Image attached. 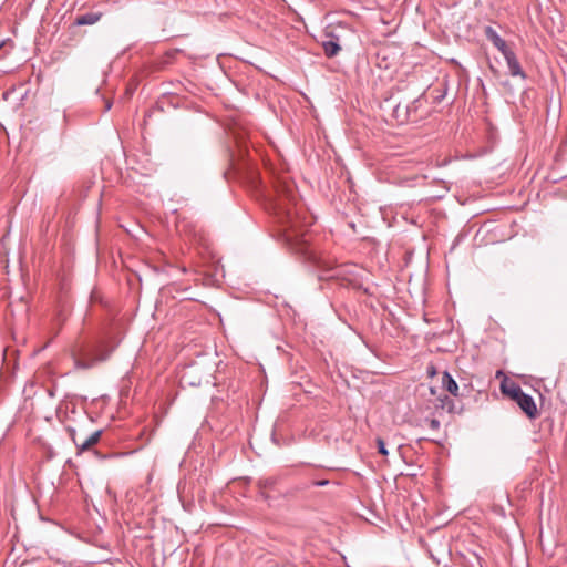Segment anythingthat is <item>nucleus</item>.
Returning a JSON list of instances; mask_svg holds the SVG:
<instances>
[{"label": "nucleus", "instance_id": "obj_1", "mask_svg": "<svg viewBox=\"0 0 567 567\" xmlns=\"http://www.w3.org/2000/svg\"><path fill=\"white\" fill-rule=\"evenodd\" d=\"M115 346H109L105 342L81 343L73 352L75 367L79 369H89L99 362L107 360L114 351Z\"/></svg>", "mask_w": 567, "mask_h": 567}, {"label": "nucleus", "instance_id": "obj_2", "mask_svg": "<svg viewBox=\"0 0 567 567\" xmlns=\"http://www.w3.org/2000/svg\"><path fill=\"white\" fill-rule=\"evenodd\" d=\"M66 432L69 434V437L72 440L74 445L78 449V453H82L90 447H92L94 444H96L102 435L101 430H96L90 434H85L83 431V427H80L79 430L68 426Z\"/></svg>", "mask_w": 567, "mask_h": 567}, {"label": "nucleus", "instance_id": "obj_3", "mask_svg": "<svg viewBox=\"0 0 567 567\" xmlns=\"http://www.w3.org/2000/svg\"><path fill=\"white\" fill-rule=\"evenodd\" d=\"M286 239L291 245V248L296 250V252L305 256V258L312 262L317 261L316 252L311 249L305 238L298 239L297 237L293 238L290 234H286Z\"/></svg>", "mask_w": 567, "mask_h": 567}, {"label": "nucleus", "instance_id": "obj_4", "mask_svg": "<svg viewBox=\"0 0 567 567\" xmlns=\"http://www.w3.org/2000/svg\"><path fill=\"white\" fill-rule=\"evenodd\" d=\"M501 53L503 54V56L506 61L509 74L514 78H520V79L525 80L527 78V75H526L525 71L523 70L515 52L511 48H507L506 50L502 51Z\"/></svg>", "mask_w": 567, "mask_h": 567}, {"label": "nucleus", "instance_id": "obj_5", "mask_svg": "<svg viewBox=\"0 0 567 567\" xmlns=\"http://www.w3.org/2000/svg\"><path fill=\"white\" fill-rule=\"evenodd\" d=\"M515 402L528 419L535 420L539 415L537 405L532 395L523 392Z\"/></svg>", "mask_w": 567, "mask_h": 567}, {"label": "nucleus", "instance_id": "obj_6", "mask_svg": "<svg viewBox=\"0 0 567 567\" xmlns=\"http://www.w3.org/2000/svg\"><path fill=\"white\" fill-rule=\"evenodd\" d=\"M484 34L488 41L493 43V45L499 51H504L507 48H509L506 43V41L497 33V31L492 28L491 25H487L484 28Z\"/></svg>", "mask_w": 567, "mask_h": 567}, {"label": "nucleus", "instance_id": "obj_7", "mask_svg": "<svg viewBox=\"0 0 567 567\" xmlns=\"http://www.w3.org/2000/svg\"><path fill=\"white\" fill-rule=\"evenodd\" d=\"M442 388L446 390L451 395L455 398H460L463 394L460 393V388L454 378L447 372L444 371L441 377Z\"/></svg>", "mask_w": 567, "mask_h": 567}, {"label": "nucleus", "instance_id": "obj_8", "mask_svg": "<svg viewBox=\"0 0 567 567\" xmlns=\"http://www.w3.org/2000/svg\"><path fill=\"white\" fill-rule=\"evenodd\" d=\"M103 17L101 11H89L82 14H78L74 20V25H92L100 21Z\"/></svg>", "mask_w": 567, "mask_h": 567}, {"label": "nucleus", "instance_id": "obj_9", "mask_svg": "<svg viewBox=\"0 0 567 567\" xmlns=\"http://www.w3.org/2000/svg\"><path fill=\"white\" fill-rule=\"evenodd\" d=\"M501 390L503 394L509 396L514 401L517 400V398H519V395L524 392L522 388L515 382H502Z\"/></svg>", "mask_w": 567, "mask_h": 567}, {"label": "nucleus", "instance_id": "obj_10", "mask_svg": "<svg viewBox=\"0 0 567 567\" xmlns=\"http://www.w3.org/2000/svg\"><path fill=\"white\" fill-rule=\"evenodd\" d=\"M278 478L277 477H265L260 478L257 482V487L259 488L260 495L267 499L268 495L266 494L267 489H272L275 485L277 484Z\"/></svg>", "mask_w": 567, "mask_h": 567}, {"label": "nucleus", "instance_id": "obj_11", "mask_svg": "<svg viewBox=\"0 0 567 567\" xmlns=\"http://www.w3.org/2000/svg\"><path fill=\"white\" fill-rule=\"evenodd\" d=\"M322 47H323L324 54L328 58L336 56L339 53V51L341 50V47L339 45L337 40L323 41Z\"/></svg>", "mask_w": 567, "mask_h": 567}, {"label": "nucleus", "instance_id": "obj_12", "mask_svg": "<svg viewBox=\"0 0 567 567\" xmlns=\"http://www.w3.org/2000/svg\"><path fill=\"white\" fill-rule=\"evenodd\" d=\"M278 217H279L280 223L287 224V228L285 229V231H288L289 229L295 228L296 224H295V220L292 218L290 210L285 212V214H281L280 212H278Z\"/></svg>", "mask_w": 567, "mask_h": 567}, {"label": "nucleus", "instance_id": "obj_13", "mask_svg": "<svg viewBox=\"0 0 567 567\" xmlns=\"http://www.w3.org/2000/svg\"><path fill=\"white\" fill-rule=\"evenodd\" d=\"M401 105L400 103L392 110V116L398 120L400 124H403L409 120V114L406 113L403 117L400 114Z\"/></svg>", "mask_w": 567, "mask_h": 567}, {"label": "nucleus", "instance_id": "obj_14", "mask_svg": "<svg viewBox=\"0 0 567 567\" xmlns=\"http://www.w3.org/2000/svg\"><path fill=\"white\" fill-rule=\"evenodd\" d=\"M425 426H427L432 431H439L440 430V421L437 419H425L424 420Z\"/></svg>", "mask_w": 567, "mask_h": 567}, {"label": "nucleus", "instance_id": "obj_15", "mask_svg": "<svg viewBox=\"0 0 567 567\" xmlns=\"http://www.w3.org/2000/svg\"><path fill=\"white\" fill-rule=\"evenodd\" d=\"M377 442H378L379 452L382 455H388L389 452H388V449L385 446V442L382 439H378Z\"/></svg>", "mask_w": 567, "mask_h": 567}, {"label": "nucleus", "instance_id": "obj_16", "mask_svg": "<svg viewBox=\"0 0 567 567\" xmlns=\"http://www.w3.org/2000/svg\"><path fill=\"white\" fill-rule=\"evenodd\" d=\"M379 66L380 68H384V69H388L389 68V63H388V60H386V55H383L382 56V62L379 63Z\"/></svg>", "mask_w": 567, "mask_h": 567}, {"label": "nucleus", "instance_id": "obj_17", "mask_svg": "<svg viewBox=\"0 0 567 567\" xmlns=\"http://www.w3.org/2000/svg\"><path fill=\"white\" fill-rule=\"evenodd\" d=\"M328 484H329L328 480H321V481H315L313 482V485H316V486H326Z\"/></svg>", "mask_w": 567, "mask_h": 567}, {"label": "nucleus", "instance_id": "obj_18", "mask_svg": "<svg viewBox=\"0 0 567 567\" xmlns=\"http://www.w3.org/2000/svg\"><path fill=\"white\" fill-rule=\"evenodd\" d=\"M344 271H346V267L339 268V269L336 270V275L334 276L339 277V276L343 275Z\"/></svg>", "mask_w": 567, "mask_h": 567}, {"label": "nucleus", "instance_id": "obj_19", "mask_svg": "<svg viewBox=\"0 0 567 567\" xmlns=\"http://www.w3.org/2000/svg\"><path fill=\"white\" fill-rule=\"evenodd\" d=\"M393 156H394V154L392 153V157H393ZM400 164H401V161H399V162H396V163H394V162L392 161V168H399V167H400Z\"/></svg>", "mask_w": 567, "mask_h": 567}, {"label": "nucleus", "instance_id": "obj_20", "mask_svg": "<svg viewBox=\"0 0 567 567\" xmlns=\"http://www.w3.org/2000/svg\"><path fill=\"white\" fill-rule=\"evenodd\" d=\"M111 107H112V103H111L110 101H107V102L105 103L104 111H109V110H111Z\"/></svg>", "mask_w": 567, "mask_h": 567}, {"label": "nucleus", "instance_id": "obj_21", "mask_svg": "<svg viewBox=\"0 0 567 567\" xmlns=\"http://www.w3.org/2000/svg\"><path fill=\"white\" fill-rule=\"evenodd\" d=\"M346 280H347L350 285H355V282H357V281H355V279H351V278L346 279Z\"/></svg>", "mask_w": 567, "mask_h": 567}, {"label": "nucleus", "instance_id": "obj_22", "mask_svg": "<svg viewBox=\"0 0 567 567\" xmlns=\"http://www.w3.org/2000/svg\"><path fill=\"white\" fill-rule=\"evenodd\" d=\"M430 373L435 374L434 367H431Z\"/></svg>", "mask_w": 567, "mask_h": 567}, {"label": "nucleus", "instance_id": "obj_23", "mask_svg": "<svg viewBox=\"0 0 567 567\" xmlns=\"http://www.w3.org/2000/svg\"><path fill=\"white\" fill-rule=\"evenodd\" d=\"M430 373L435 374L434 367H431Z\"/></svg>", "mask_w": 567, "mask_h": 567}, {"label": "nucleus", "instance_id": "obj_24", "mask_svg": "<svg viewBox=\"0 0 567 567\" xmlns=\"http://www.w3.org/2000/svg\"><path fill=\"white\" fill-rule=\"evenodd\" d=\"M430 373L435 374L434 367H431Z\"/></svg>", "mask_w": 567, "mask_h": 567}, {"label": "nucleus", "instance_id": "obj_25", "mask_svg": "<svg viewBox=\"0 0 567 567\" xmlns=\"http://www.w3.org/2000/svg\"><path fill=\"white\" fill-rule=\"evenodd\" d=\"M3 47V42H0V49Z\"/></svg>", "mask_w": 567, "mask_h": 567}]
</instances>
